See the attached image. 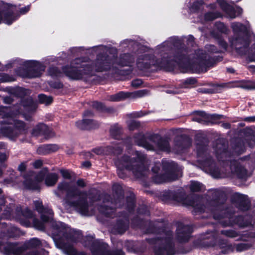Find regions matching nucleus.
<instances>
[{
	"label": "nucleus",
	"mask_w": 255,
	"mask_h": 255,
	"mask_svg": "<svg viewBox=\"0 0 255 255\" xmlns=\"http://www.w3.org/2000/svg\"><path fill=\"white\" fill-rule=\"evenodd\" d=\"M58 146L56 145H44L39 147L37 152L39 154H45L50 152L57 150Z\"/></svg>",
	"instance_id": "obj_26"
},
{
	"label": "nucleus",
	"mask_w": 255,
	"mask_h": 255,
	"mask_svg": "<svg viewBox=\"0 0 255 255\" xmlns=\"http://www.w3.org/2000/svg\"><path fill=\"white\" fill-rule=\"evenodd\" d=\"M30 9V6L27 5L20 9L19 12L21 14H25Z\"/></svg>",
	"instance_id": "obj_55"
},
{
	"label": "nucleus",
	"mask_w": 255,
	"mask_h": 255,
	"mask_svg": "<svg viewBox=\"0 0 255 255\" xmlns=\"http://www.w3.org/2000/svg\"><path fill=\"white\" fill-rule=\"evenodd\" d=\"M236 223L241 227H247L251 224V218L249 216L239 217L236 220Z\"/></svg>",
	"instance_id": "obj_30"
},
{
	"label": "nucleus",
	"mask_w": 255,
	"mask_h": 255,
	"mask_svg": "<svg viewBox=\"0 0 255 255\" xmlns=\"http://www.w3.org/2000/svg\"><path fill=\"white\" fill-rule=\"evenodd\" d=\"M245 121L249 122H255V116L247 117L245 119Z\"/></svg>",
	"instance_id": "obj_58"
},
{
	"label": "nucleus",
	"mask_w": 255,
	"mask_h": 255,
	"mask_svg": "<svg viewBox=\"0 0 255 255\" xmlns=\"http://www.w3.org/2000/svg\"><path fill=\"white\" fill-rule=\"evenodd\" d=\"M185 82L186 84L194 85L196 83V80L194 78H189L186 80Z\"/></svg>",
	"instance_id": "obj_56"
},
{
	"label": "nucleus",
	"mask_w": 255,
	"mask_h": 255,
	"mask_svg": "<svg viewBox=\"0 0 255 255\" xmlns=\"http://www.w3.org/2000/svg\"><path fill=\"white\" fill-rule=\"evenodd\" d=\"M217 239V236L214 233L203 235L201 237L198 246L201 248L215 247L217 249H221V252L223 254H228L234 251V247L231 245L228 244L225 241H220L218 244H216Z\"/></svg>",
	"instance_id": "obj_6"
},
{
	"label": "nucleus",
	"mask_w": 255,
	"mask_h": 255,
	"mask_svg": "<svg viewBox=\"0 0 255 255\" xmlns=\"http://www.w3.org/2000/svg\"><path fill=\"white\" fill-rule=\"evenodd\" d=\"M17 18V16H15L9 13L2 14L0 12V23L3 22L6 24L9 25L16 20Z\"/></svg>",
	"instance_id": "obj_27"
},
{
	"label": "nucleus",
	"mask_w": 255,
	"mask_h": 255,
	"mask_svg": "<svg viewBox=\"0 0 255 255\" xmlns=\"http://www.w3.org/2000/svg\"><path fill=\"white\" fill-rule=\"evenodd\" d=\"M13 79L6 74L0 75V82H10Z\"/></svg>",
	"instance_id": "obj_48"
},
{
	"label": "nucleus",
	"mask_w": 255,
	"mask_h": 255,
	"mask_svg": "<svg viewBox=\"0 0 255 255\" xmlns=\"http://www.w3.org/2000/svg\"><path fill=\"white\" fill-rule=\"evenodd\" d=\"M128 96L127 93L121 92L117 94L112 95L110 97V100L112 101H119L123 100Z\"/></svg>",
	"instance_id": "obj_32"
},
{
	"label": "nucleus",
	"mask_w": 255,
	"mask_h": 255,
	"mask_svg": "<svg viewBox=\"0 0 255 255\" xmlns=\"http://www.w3.org/2000/svg\"><path fill=\"white\" fill-rule=\"evenodd\" d=\"M24 66L27 69V76L29 78H35L40 76L44 70V66L37 61L27 60L24 62Z\"/></svg>",
	"instance_id": "obj_12"
},
{
	"label": "nucleus",
	"mask_w": 255,
	"mask_h": 255,
	"mask_svg": "<svg viewBox=\"0 0 255 255\" xmlns=\"http://www.w3.org/2000/svg\"><path fill=\"white\" fill-rule=\"evenodd\" d=\"M128 128L130 130H133L139 126V123L134 120L129 121L128 123Z\"/></svg>",
	"instance_id": "obj_44"
},
{
	"label": "nucleus",
	"mask_w": 255,
	"mask_h": 255,
	"mask_svg": "<svg viewBox=\"0 0 255 255\" xmlns=\"http://www.w3.org/2000/svg\"><path fill=\"white\" fill-rule=\"evenodd\" d=\"M26 169V166L24 163H21L18 166V169L20 171H23Z\"/></svg>",
	"instance_id": "obj_59"
},
{
	"label": "nucleus",
	"mask_w": 255,
	"mask_h": 255,
	"mask_svg": "<svg viewBox=\"0 0 255 255\" xmlns=\"http://www.w3.org/2000/svg\"><path fill=\"white\" fill-rule=\"evenodd\" d=\"M42 165V161L40 160H37L33 163V166L36 168H39Z\"/></svg>",
	"instance_id": "obj_54"
},
{
	"label": "nucleus",
	"mask_w": 255,
	"mask_h": 255,
	"mask_svg": "<svg viewBox=\"0 0 255 255\" xmlns=\"http://www.w3.org/2000/svg\"><path fill=\"white\" fill-rule=\"evenodd\" d=\"M33 225L35 228L39 230H43L44 229V224L36 219L33 220Z\"/></svg>",
	"instance_id": "obj_41"
},
{
	"label": "nucleus",
	"mask_w": 255,
	"mask_h": 255,
	"mask_svg": "<svg viewBox=\"0 0 255 255\" xmlns=\"http://www.w3.org/2000/svg\"><path fill=\"white\" fill-rule=\"evenodd\" d=\"M191 144V139L188 137H181L175 143V148L177 152H182L184 149L189 147Z\"/></svg>",
	"instance_id": "obj_22"
},
{
	"label": "nucleus",
	"mask_w": 255,
	"mask_h": 255,
	"mask_svg": "<svg viewBox=\"0 0 255 255\" xmlns=\"http://www.w3.org/2000/svg\"><path fill=\"white\" fill-rule=\"evenodd\" d=\"M170 45L169 42H164L160 45L158 46L156 49V53L160 54L161 56L162 54H166L165 51L168 50V47Z\"/></svg>",
	"instance_id": "obj_31"
},
{
	"label": "nucleus",
	"mask_w": 255,
	"mask_h": 255,
	"mask_svg": "<svg viewBox=\"0 0 255 255\" xmlns=\"http://www.w3.org/2000/svg\"><path fill=\"white\" fill-rule=\"evenodd\" d=\"M108 247L106 244L99 245L96 249L95 247H92L91 251L93 255H125L123 252L121 250H118L112 253L107 251L106 250Z\"/></svg>",
	"instance_id": "obj_15"
},
{
	"label": "nucleus",
	"mask_w": 255,
	"mask_h": 255,
	"mask_svg": "<svg viewBox=\"0 0 255 255\" xmlns=\"http://www.w3.org/2000/svg\"><path fill=\"white\" fill-rule=\"evenodd\" d=\"M40 242L38 239L34 238L29 241V246L31 248H35L40 246Z\"/></svg>",
	"instance_id": "obj_42"
},
{
	"label": "nucleus",
	"mask_w": 255,
	"mask_h": 255,
	"mask_svg": "<svg viewBox=\"0 0 255 255\" xmlns=\"http://www.w3.org/2000/svg\"><path fill=\"white\" fill-rule=\"evenodd\" d=\"M199 117H195L193 119L194 121L201 123L203 121H208L210 119H220L222 116L217 115H209L203 111L198 112Z\"/></svg>",
	"instance_id": "obj_24"
},
{
	"label": "nucleus",
	"mask_w": 255,
	"mask_h": 255,
	"mask_svg": "<svg viewBox=\"0 0 255 255\" xmlns=\"http://www.w3.org/2000/svg\"><path fill=\"white\" fill-rule=\"evenodd\" d=\"M120 148V147L119 146H118L117 147H114V150L113 151V152L115 153V154H119L120 152V151L121 150Z\"/></svg>",
	"instance_id": "obj_61"
},
{
	"label": "nucleus",
	"mask_w": 255,
	"mask_h": 255,
	"mask_svg": "<svg viewBox=\"0 0 255 255\" xmlns=\"http://www.w3.org/2000/svg\"><path fill=\"white\" fill-rule=\"evenodd\" d=\"M136 245L133 242H128L126 244L127 250L130 252H137L138 251H142L143 249L138 250L136 248Z\"/></svg>",
	"instance_id": "obj_35"
},
{
	"label": "nucleus",
	"mask_w": 255,
	"mask_h": 255,
	"mask_svg": "<svg viewBox=\"0 0 255 255\" xmlns=\"http://www.w3.org/2000/svg\"><path fill=\"white\" fill-rule=\"evenodd\" d=\"M218 3L221 8L224 11L228 16L232 18L236 17L235 10L230 5H229L225 0H218Z\"/></svg>",
	"instance_id": "obj_23"
},
{
	"label": "nucleus",
	"mask_w": 255,
	"mask_h": 255,
	"mask_svg": "<svg viewBox=\"0 0 255 255\" xmlns=\"http://www.w3.org/2000/svg\"><path fill=\"white\" fill-rule=\"evenodd\" d=\"M77 184L78 186L81 187H83L85 186L84 182L82 180H79L78 181H77Z\"/></svg>",
	"instance_id": "obj_62"
},
{
	"label": "nucleus",
	"mask_w": 255,
	"mask_h": 255,
	"mask_svg": "<svg viewBox=\"0 0 255 255\" xmlns=\"http://www.w3.org/2000/svg\"><path fill=\"white\" fill-rule=\"evenodd\" d=\"M232 27L235 34L237 35L236 37L230 41L232 46L238 50L243 47L245 48L248 46L250 43L249 41L247 38L245 39L243 37V36L247 35L248 32L247 27L240 23H233Z\"/></svg>",
	"instance_id": "obj_7"
},
{
	"label": "nucleus",
	"mask_w": 255,
	"mask_h": 255,
	"mask_svg": "<svg viewBox=\"0 0 255 255\" xmlns=\"http://www.w3.org/2000/svg\"><path fill=\"white\" fill-rule=\"evenodd\" d=\"M70 206L74 207L78 212L83 215L89 216L92 214L88 210V206L87 203L84 200L79 201L78 202H72Z\"/></svg>",
	"instance_id": "obj_19"
},
{
	"label": "nucleus",
	"mask_w": 255,
	"mask_h": 255,
	"mask_svg": "<svg viewBox=\"0 0 255 255\" xmlns=\"http://www.w3.org/2000/svg\"><path fill=\"white\" fill-rule=\"evenodd\" d=\"M84 121H86V124H88L89 125H91L93 126L92 128H96L97 126V124L95 121L90 119H84Z\"/></svg>",
	"instance_id": "obj_52"
},
{
	"label": "nucleus",
	"mask_w": 255,
	"mask_h": 255,
	"mask_svg": "<svg viewBox=\"0 0 255 255\" xmlns=\"http://www.w3.org/2000/svg\"><path fill=\"white\" fill-rule=\"evenodd\" d=\"M99 211L107 216H110L111 214L114 212L113 208H109L106 207L100 206L98 207Z\"/></svg>",
	"instance_id": "obj_36"
},
{
	"label": "nucleus",
	"mask_w": 255,
	"mask_h": 255,
	"mask_svg": "<svg viewBox=\"0 0 255 255\" xmlns=\"http://www.w3.org/2000/svg\"><path fill=\"white\" fill-rule=\"evenodd\" d=\"M177 179V177H170L167 179H164L162 181H171V180H174Z\"/></svg>",
	"instance_id": "obj_64"
},
{
	"label": "nucleus",
	"mask_w": 255,
	"mask_h": 255,
	"mask_svg": "<svg viewBox=\"0 0 255 255\" xmlns=\"http://www.w3.org/2000/svg\"><path fill=\"white\" fill-rule=\"evenodd\" d=\"M191 233V229L189 226L179 224L177 229L176 240L180 243H185L189 240Z\"/></svg>",
	"instance_id": "obj_13"
},
{
	"label": "nucleus",
	"mask_w": 255,
	"mask_h": 255,
	"mask_svg": "<svg viewBox=\"0 0 255 255\" xmlns=\"http://www.w3.org/2000/svg\"><path fill=\"white\" fill-rule=\"evenodd\" d=\"M170 231H162L159 237L151 240V243L159 246L154 249V255H174L175 250Z\"/></svg>",
	"instance_id": "obj_4"
},
{
	"label": "nucleus",
	"mask_w": 255,
	"mask_h": 255,
	"mask_svg": "<svg viewBox=\"0 0 255 255\" xmlns=\"http://www.w3.org/2000/svg\"><path fill=\"white\" fill-rule=\"evenodd\" d=\"M234 198L236 200L239 208L242 210H247L250 208V201L245 195L236 193Z\"/></svg>",
	"instance_id": "obj_20"
},
{
	"label": "nucleus",
	"mask_w": 255,
	"mask_h": 255,
	"mask_svg": "<svg viewBox=\"0 0 255 255\" xmlns=\"http://www.w3.org/2000/svg\"><path fill=\"white\" fill-rule=\"evenodd\" d=\"M203 4L202 0L197 1H196L191 6L190 9V10L192 12H194L197 10L198 9L200 8V6H201Z\"/></svg>",
	"instance_id": "obj_47"
},
{
	"label": "nucleus",
	"mask_w": 255,
	"mask_h": 255,
	"mask_svg": "<svg viewBox=\"0 0 255 255\" xmlns=\"http://www.w3.org/2000/svg\"><path fill=\"white\" fill-rule=\"evenodd\" d=\"M190 189L192 191L198 192L203 190L204 186L198 182L192 181L190 184Z\"/></svg>",
	"instance_id": "obj_33"
},
{
	"label": "nucleus",
	"mask_w": 255,
	"mask_h": 255,
	"mask_svg": "<svg viewBox=\"0 0 255 255\" xmlns=\"http://www.w3.org/2000/svg\"><path fill=\"white\" fill-rule=\"evenodd\" d=\"M208 53L202 50L196 51L192 58L191 63L189 66L182 70L183 72H187L190 70L193 72L202 71L208 64L209 59Z\"/></svg>",
	"instance_id": "obj_8"
},
{
	"label": "nucleus",
	"mask_w": 255,
	"mask_h": 255,
	"mask_svg": "<svg viewBox=\"0 0 255 255\" xmlns=\"http://www.w3.org/2000/svg\"><path fill=\"white\" fill-rule=\"evenodd\" d=\"M61 173L65 178L69 179L71 177L70 172L68 170H61Z\"/></svg>",
	"instance_id": "obj_53"
},
{
	"label": "nucleus",
	"mask_w": 255,
	"mask_h": 255,
	"mask_svg": "<svg viewBox=\"0 0 255 255\" xmlns=\"http://www.w3.org/2000/svg\"><path fill=\"white\" fill-rule=\"evenodd\" d=\"M53 240L57 248L68 255H75L76 252L73 244L81 238V233L70 228L65 224L58 222L54 225Z\"/></svg>",
	"instance_id": "obj_2"
},
{
	"label": "nucleus",
	"mask_w": 255,
	"mask_h": 255,
	"mask_svg": "<svg viewBox=\"0 0 255 255\" xmlns=\"http://www.w3.org/2000/svg\"><path fill=\"white\" fill-rule=\"evenodd\" d=\"M48 130V127L43 124L37 125L32 130L31 134L37 136L40 134H46Z\"/></svg>",
	"instance_id": "obj_28"
},
{
	"label": "nucleus",
	"mask_w": 255,
	"mask_h": 255,
	"mask_svg": "<svg viewBox=\"0 0 255 255\" xmlns=\"http://www.w3.org/2000/svg\"><path fill=\"white\" fill-rule=\"evenodd\" d=\"M36 209L41 214V218L42 220L44 222H49L52 219L53 212L50 209H43L42 204L40 201H35L34 202Z\"/></svg>",
	"instance_id": "obj_17"
},
{
	"label": "nucleus",
	"mask_w": 255,
	"mask_h": 255,
	"mask_svg": "<svg viewBox=\"0 0 255 255\" xmlns=\"http://www.w3.org/2000/svg\"><path fill=\"white\" fill-rule=\"evenodd\" d=\"M92 106L94 108H95L98 110H103L104 108V105L102 103L98 102H93Z\"/></svg>",
	"instance_id": "obj_49"
},
{
	"label": "nucleus",
	"mask_w": 255,
	"mask_h": 255,
	"mask_svg": "<svg viewBox=\"0 0 255 255\" xmlns=\"http://www.w3.org/2000/svg\"><path fill=\"white\" fill-rule=\"evenodd\" d=\"M82 166L85 167H89L91 166V163L89 161H86L82 163Z\"/></svg>",
	"instance_id": "obj_63"
},
{
	"label": "nucleus",
	"mask_w": 255,
	"mask_h": 255,
	"mask_svg": "<svg viewBox=\"0 0 255 255\" xmlns=\"http://www.w3.org/2000/svg\"><path fill=\"white\" fill-rule=\"evenodd\" d=\"M76 125L78 128L81 129H90L92 128L93 127V126L91 125L86 124V121H84V119L76 122Z\"/></svg>",
	"instance_id": "obj_34"
},
{
	"label": "nucleus",
	"mask_w": 255,
	"mask_h": 255,
	"mask_svg": "<svg viewBox=\"0 0 255 255\" xmlns=\"http://www.w3.org/2000/svg\"><path fill=\"white\" fill-rule=\"evenodd\" d=\"M132 61L133 58L129 54H125L121 56L118 64L121 66H129Z\"/></svg>",
	"instance_id": "obj_29"
},
{
	"label": "nucleus",
	"mask_w": 255,
	"mask_h": 255,
	"mask_svg": "<svg viewBox=\"0 0 255 255\" xmlns=\"http://www.w3.org/2000/svg\"><path fill=\"white\" fill-rule=\"evenodd\" d=\"M167 56H164L160 60H155L149 52H144L140 55L137 61V67L144 70L149 68L151 65H156L159 67H166L169 64Z\"/></svg>",
	"instance_id": "obj_10"
},
{
	"label": "nucleus",
	"mask_w": 255,
	"mask_h": 255,
	"mask_svg": "<svg viewBox=\"0 0 255 255\" xmlns=\"http://www.w3.org/2000/svg\"><path fill=\"white\" fill-rule=\"evenodd\" d=\"M206 51L208 53H216V52H219L217 50V49L215 48V47L214 46H213V45H208V46H207L206 47Z\"/></svg>",
	"instance_id": "obj_50"
},
{
	"label": "nucleus",
	"mask_w": 255,
	"mask_h": 255,
	"mask_svg": "<svg viewBox=\"0 0 255 255\" xmlns=\"http://www.w3.org/2000/svg\"><path fill=\"white\" fill-rule=\"evenodd\" d=\"M4 253L7 255H17L22 251L21 248L18 247L17 245L6 243L3 245Z\"/></svg>",
	"instance_id": "obj_21"
},
{
	"label": "nucleus",
	"mask_w": 255,
	"mask_h": 255,
	"mask_svg": "<svg viewBox=\"0 0 255 255\" xmlns=\"http://www.w3.org/2000/svg\"><path fill=\"white\" fill-rule=\"evenodd\" d=\"M217 157L220 161L228 160L227 158L230 157V153L226 150L224 146L222 144L218 145V149L216 151Z\"/></svg>",
	"instance_id": "obj_25"
},
{
	"label": "nucleus",
	"mask_w": 255,
	"mask_h": 255,
	"mask_svg": "<svg viewBox=\"0 0 255 255\" xmlns=\"http://www.w3.org/2000/svg\"><path fill=\"white\" fill-rule=\"evenodd\" d=\"M250 245L247 243H241L236 245L235 248L237 252H242L250 248Z\"/></svg>",
	"instance_id": "obj_38"
},
{
	"label": "nucleus",
	"mask_w": 255,
	"mask_h": 255,
	"mask_svg": "<svg viewBox=\"0 0 255 255\" xmlns=\"http://www.w3.org/2000/svg\"><path fill=\"white\" fill-rule=\"evenodd\" d=\"M203 169L210 174L214 178L221 177L218 168L215 166L214 162L210 159H208L201 163Z\"/></svg>",
	"instance_id": "obj_16"
},
{
	"label": "nucleus",
	"mask_w": 255,
	"mask_h": 255,
	"mask_svg": "<svg viewBox=\"0 0 255 255\" xmlns=\"http://www.w3.org/2000/svg\"><path fill=\"white\" fill-rule=\"evenodd\" d=\"M134 141L137 145L142 146L147 150L166 151L169 150L168 141L162 138L158 135L153 136L150 140V142H148L145 140L144 136L140 134L134 137Z\"/></svg>",
	"instance_id": "obj_5"
},
{
	"label": "nucleus",
	"mask_w": 255,
	"mask_h": 255,
	"mask_svg": "<svg viewBox=\"0 0 255 255\" xmlns=\"http://www.w3.org/2000/svg\"><path fill=\"white\" fill-rule=\"evenodd\" d=\"M58 189L61 191H66L69 195H72L73 194L70 192V191L69 190V185L65 182H62L59 184L58 185Z\"/></svg>",
	"instance_id": "obj_40"
},
{
	"label": "nucleus",
	"mask_w": 255,
	"mask_h": 255,
	"mask_svg": "<svg viewBox=\"0 0 255 255\" xmlns=\"http://www.w3.org/2000/svg\"><path fill=\"white\" fill-rule=\"evenodd\" d=\"M220 16L221 14L219 13H214L213 12H209L206 14L205 18L206 20H212Z\"/></svg>",
	"instance_id": "obj_39"
},
{
	"label": "nucleus",
	"mask_w": 255,
	"mask_h": 255,
	"mask_svg": "<svg viewBox=\"0 0 255 255\" xmlns=\"http://www.w3.org/2000/svg\"><path fill=\"white\" fill-rule=\"evenodd\" d=\"M93 152L97 154H101L103 152V150L100 148H95L93 150Z\"/></svg>",
	"instance_id": "obj_60"
},
{
	"label": "nucleus",
	"mask_w": 255,
	"mask_h": 255,
	"mask_svg": "<svg viewBox=\"0 0 255 255\" xmlns=\"http://www.w3.org/2000/svg\"><path fill=\"white\" fill-rule=\"evenodd\" d=\"M111 63L106 57L99 56L94 63L91 61L77 58L72 61L70 65L63 68L66 76L73 80H79L91 74L93 71L102 72L111 69Z\"/></svg>",
	"instance_id": "obj_1"
},
{
	"label": "nucleus",
	"mask_w": 255,
	"mask_h": 255,
	"mask_svg": "<svg viewBox=\"0 0 255 255\" xmlns=\"http://www.w3.org/2000/svg\"><path fill=\"white\" fill-rule=\"evenodd\" d=\"M9 110L6 108L0 107V116L2 118L9 117Z\"/></svg>",
	"instance_id": "obj_43"
},
{
	"label": "nucleus",
	"mask_w": 255,
	"mask_h": 255,
	"mask_svg": "<svg viewBox=\"0 0 255 255\" xmlns=\"http://www.w3.org/2000/svg\"><path fill=\"white\" fill-rule=\"evenodd\" d=\"M142 83V82L140 79H136L132 81L131 85L134 87H138Z\"/></svg>",
	"instance_id": "obj_51"
},
{
	"label": "nucleus",
	"mask_w": 255,
	"mask_h": 255,
	"mask_svg": "<svg viewBox=\"0 0 255 255\" xmlns=\"http://www.w3.org/2000/svg\"><path fill=\"white\" fill-rule=\"evenodd\" d=\"M231 169L240 178H245L247 176V170L243 165L238 161H231Z\"/></svg>",
	"instance_id": "obj_18"
},
{
	"label": "nucleus",
	"mask_w": 255,
	"mask_h": 255,
	"mask_svg": "<svg viewBox=\"0 0 255 255\" xmlns=\"http://www.w3.org/2000/svg\"><path fill=\"white\" fill-rule=\"evenodd\" d=\"M16 218L19 221L20 223L24 226H29L30 222L28 220L33 217L32 211L27 209L22 210L21 207H17L16 209Z\"/></svg>",
	"instance_id": "obj_14"
},
{
	"label": "nucleus",
	"mask_w": 255,
	"mask_h": 255,
	"mask_svg": "<svg viewBox=\"0 0 255 255\" xmlns=\"http://www.w3.org/2000/svg\"><path fill=\"white\" fill-rule=\"evenodd\" d=\"M222 234L231 238L235 237L237 235V233L232 230H224L222 231Z\"/></svg>",
	"instance_id": "obj_46"
},
{
	"label": "nucleus",
	"mask_w": 255,
	"mask_h": 255,
	"mask_svg": "<svg viewBox=\"0 0 255 255\" xmlns=\"http://www.w3.org/2000/svg\"><path fill=\"white\" fill-rule=\"evenodd\" d=\"M127 229V226L125 224H122L121 225V228L118 230V233L122 234H123Z\"/></svg>",
	"instance_id": "obj_57"
},
{
	"label": "nucleus",
	"mask_w": 255,
	"mask_h": 255,
	"mask_svg": "<svg viewBox=\"0 0 255 255\" xmlns=\"http://www.w3.org/2000/svg\"><path fill=\"white\" fill-rule=\"evenodd\" d=\"M4 123L10 125L8 127H5L7 130L6 132L9 136L17 135L19 133L24 132L26 129V126L23 122L11 118L8 120V122L4 121Z\"/></svg>",
	"instance_id": "obj_11"
},
{
	"label": "nucleus",
	"mask_w": 255,
	"mask_h": 255,
	"mask_svg": "<svg viewBox=\"0 0 255 255\" xmlns=\"http://www.w3.org/2000/svg\"><path fill=\"white\" fill-rule=\"evenodd\" d=\"M49 73L52 76L59 77L60 76L61 73L59 72L56 67H51L49 70Z\"/></svg>",
	"instance_id": "obj_45"
},
{
	"label": "nucleus",
	"mask_w": 255,
	"mask_h": 255,
	"mask_svg": "<svg viewBox=\"0 0 255 255\" xmlns=\"http://www.w3.org/2000/svg\"><path fill=\"white\" fill-rule=\"evenodd\" d=\"M131 159L128 156H125L121 160L116 162L120 177L123 178L125 177V175L122 172L124 169L132 171L137 178L145 175L147 168L143 165L145 159L144 155L138 151H135Z\"/></svg>",
	"instance_id": "obj_3"
},
{
	"label": "nucleus",
	"mask_w": 255,
	"mask_h": 255,
	"mask_svg": "<svg viewBox=\"0 0 255 255\" xmlns=\"http://www.w3.org/2000/svg\"><path fill=\"white\" fill-rule=\"evenodd\" d=\"M45 177V183L47 186L55 184L58 180V175L55 173H48L46 169H43L37 175L35 181L26 180L24 182L25 187L29 189L36 190L39 188V182Z\"/></svg>",
	"instance_id": "obj_9"
},
{
	"label": "nucleus",
	"mask_w": 255,
	"mask_h": 255,
	"mask_svg": "<svg viewBox=\"0 0 255 255\" xmlns=\"http://www.w3.org/2000/svg\"><path fill=\"white\" fill-rule=\"evenodd\" d=\"M38 99L40 103L46 105L51 103L52 101V99L51 97H48L43 94L39 95L38 96Z\"/></svg>",
	"instance_id": "obj_37"
}]
</instances>
